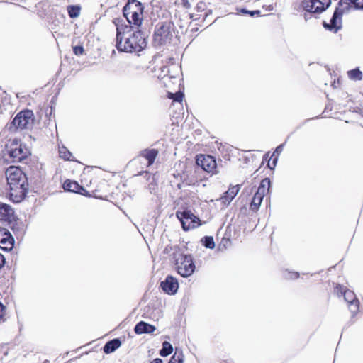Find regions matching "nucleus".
<instances>
[{
  "mask_svg": "<svg viewBox=\"0 0 363 363\" xmlns=\"http://www.w3.org/2000/svg\"><path fill=\"white\" fill-rule=\"evenodd\" d=\"M8 154L13 162H19L27 157L29 151L21 143L12 142L8 149Z\"/></svg>",
  "mask_w": 363,
  "mask_h": 363,
  "instance_id": "7",
  "label": "nucleus"
},
{
  "mask_svg": "<svg viewBox=\"0 0 363 363\" xmlns=\"http://www.w3.org/2000/svg\"><path fill=\"white\" fill-rule=\"evenodd\" d=\"M1 239L2 240L0 244L6 245V247H2V249L9 250L13 248L14 239L8 230H6L5 235Z\"/></svg>",
  "mask_w": 363,
  "mask_h": 363,
  "instance_id": "18",
  "label": "nucleus"
},
{
  "mask_svg": "<svg viewBox=\"0 0 363 363\" xmlns=\"http://www.w3.org/2000/svg\"><path fill=\"white\" fill-rule=\"evenodd\" d=\"M62 188L65 191H68V179H65L62 183Z\"/></svg>",
  "mask_w": 363,
  "mask_h": 363,
  "instance_id": "38",
  "label": "nucleus"
},
{
  "mask_svg": "<svg viewBox=\"0 0 363 363\" xmlns=\"http://www.w3.org/2000/svg\"><path fill=\"white\" fill-rule=\"evenodd\" d=\"M13 214V209L10 205L0 202V220H11Z\"/></svg>",
  "mask_w": 363,
  "mask_h": 363,
  "instance_id": "14",
  "label": "nucleus"
},
{
  "mask_svg": "<svg viewBox=\"0 0 363 363\" xmlns=\"http://www.w3.org/2000/svg\"><path fill=\"white\" fill-rule=\"evenodd\" d=\"M260 11L259 10H257V11H248V14H250L251 16H253L255 14H259Z\"/></svg>",
  "mask_w": 363,
  "mask_h": 363,
  "instance_id": "40",
  "label": "nucleus"
},
{
  "mask_svg": "<svg viewBox=\"0 0 363 363\" xmlns=\"http://www.w3.org/2000/svg\"><path fill=\"white\" fill-rule=\"evenodd\" d=\"M6 232V230L5 228H0V242L2 240L1 238H3V236L5 235Z\"/></svg>",
  "mask_w": 363,
  "mask_h": 363,
  "instance_id": "39",
  "label": "nucleus"
},
{
  "mask_svg": "<svg viewBox=\"0 0 363 363\" xmlns=\"http://www.w3.org/2000/svg\"><path fill=\"white\" fill-rule=\"evenodd\" d=\"M348 306L352 313H356L359 310V301L349 303Z\"/></svg>",
  "mask_w": 363,
  "mask_h": 363,
  "instance_id": "30",
  "label": "nucleus"
},
{
  "mask_svg": "<svg viewBox=\"0 0 363 363\" xmlns=\"http://www.w3.org/2000/svg\"><path fill=\"white\" fill-rule=\"evenodd\" d=\"M173 351L172 345L169 342H164L162 343V348L160 352V354L162 357L169 355Z\"/></svg>",
  "mask_w": 363,
  "mask_h": 363,
  "instance_id": "20",
  "label": "nucleus"
},
{
  "mask_svg": "<svg viewBox=\"0 0 363 363\" xmlns=\"http://www.w3.org/2000/svg\"><path fill=\"white\" fill-rule=\"evenodd\" d=\"M330 4V0H305L303 6L306 11L320 13L325 10Z\"/></svg>",
  "mask_w": 363,
  "mask_h": 363,
  "instance_id": "10",
  "label": "nucleus"
},
{
  "mask_svg": "<svg viewBox=\"0 0 363 363\" xmlns=\"http://www.w3.org/2000/svg\"><path fill=\"white\" fill-rule=\"evenodd\" d=\"M183 96H184V95L181 92H178L174 94H170V98L172 99L174 101H178V102L182 101Z\"/></svg>",
  "mask_w": 363,
  "mask_h": 363,
  "instance_id": "31",
  "label": "nucleus"
},
{
  "mask_svg": "<svg viewBox=\"0 0 363 363\" xmlns=\"http://www.w3.org/2000/svg\"><path fill=\"white\" fill-rule=\"evenodd\" d=\"M6 263V259L2 254L0 253V270L4 267Z\"/></svg>",
  "mask_w": 363,
  "mask_h": 363,
  "instance_id": "36",
  "label": "nucleus"
},
{
  "mask_svg": "<svg viewBox=\"0 0 363 363\" xmlns=\"http://www.w3.org/2000/svg\"><path fill=\"white\" fill-rule=\"evenodd\" d=\"M173 35L169 26L161 24L156 28L154 34V41L157 45H163L170 43Z\"/></svg>",
  "mask_w": 363,
  "mask_h": 363,
  "instance_id": "9",
  "label": "nucleus"
},
{
  "mask_svg": "<svg viewBox=\"0 0 363 363\" xmlns=\"http://www.w3.org/2000/svg\"><path fill=\"white\" fill-rule=\"evenodd\" d=\"M81 7L79 5L69 6V17L76 18L80 14Z\"/></svg>",
  "mask_w": 363,
  "mask_h": 363,
  "instance_id": "24",
  "label": "nucleus"
},
{
  "mask_svg": "<svg viewBox=\"0 0 363 363\" xmlns=\"http://www.w3.org/2000/svg\"><path fill=\"white\" fill-rule=\"evenodd\" d=\"M203 242L204 246L207 248L213 249L215 247V243L213 237H205Z\"/></svg>",
  "mask_w": 363,
  "mask_h": 363,
  "instance_id": "28",
  "label": "nucleus"
},
{
  "mask_svg": "<svg viewBox=\"0 0 363 363\" xmlns=\"http://www.w3.org/2000/svg\"><path fill=\"white\" fill-rule=\"evenodd\" d=\"M174 258L177 272L181 276L188 277L194 272L195 265L190 255H183L177 250L174 252Z\"/></svg>",
  "mask_w": 363,
  "mask_h": 363,
  "instance_id": "4",
  "label": "nucleus"
},
{
  "mask_svg": "<svg viewBox=\"0 0 363 363\" xmlns=\"http://www.w3.org/2000/svg\"><path fill=\"white\" fill-rule=\"evenodd\" d=\"M155 330V327L147 323V327H145V333H152Z\"/></svg>",
  "mask_w": 363,
  "mask_h": 363,
  "instance_id": "34",
  "label": "nucleus"
},
{
  "mask_svg": "<svg viewBox=\"0 0 363 363\" xmlns=\"http://www.w3.org/2000/svg\"><path fill=\"white\" fill-rule=\"evenodd\" d=\"M55 179H60V181L62 180V177L60 175L59 176V173L57 172L56 174H55Z\"/></svg>",
  "mask_w": 363,
  "mask_h": 363,
  "instance_id": "42",
  "label": "nucleus"
},
{
  "mask_svg": "<svg viewBox=\"0 0 363 363\" xmlns=\"http://www.w3.org/2000/svg\"><path fill=\"white\" fill-rule=\"evenodd\" d=\"M353 0H340L338 6L336 8L330 20V29L334 28L337 30L341 26V16L343 13H348L354 9Z\"/></svg>",
  "mask_w": 363,
  "mask_h": 363,
  "instance_id": "6",
  "label": "nucleus"
},
{
  "mask_svg": "<svg viewBox=\"0 0 363 363\" xmlns=\"http://www.w3.org/2000/svg\"><path fill=\"white\" fill-rule=\"evenodd\" d=\"M270 186V180L267 178L262 180L257 192L252 198L250 207L252 210H257L262 203L263 198L269 191Z\"/></svg>",
  "mask_w": 363,
  "mask_h": 363,
  "instance_id": "8",
  "label": "nucleus"
},
{
  "mask_svg": "<svg viewBox=\"0 0 363 363\" xmlns=\"http://www.w3.org/2000/svg\"><path fill=\"white\" fill-rule=\"evenodd\" d=\"M169 363H184V355L182 352H176L171 357Z\"/></svg>",
  "mask_w": 363,
  "mask_h": 363,
  "instance_id": "23",
  "label": "nucleus"
},
{
  "mask_svg": "<svg viewBox=\"0 0 363 363\" xmlns=\"http://www.w3.org/2000/svg\"><path fill=\"white\" fill-rule=\"evenodd\" d=\"M240 191V186H233L228 189L220 198L216 199V201H220L224 206H228L230 203L233 199L238 194Z\"/></svg>",
  "mask_w": 363,
  "mask_h": 363,
  "instance_id": "13",
  "label": "nucleus"
},
{
  "mask_svg": "<svg viewBox=\"0 0 363 363\" xmlns=\"http://www.w3.org/2000/svg\"><path fill=\"white\" fill-rule=\"evenodd\" d=\"M283 148H284V144H281V145H279V146L276 148V150H275V151L274 152V153H273V155H272V156H274L275 154H277V155H279V154H281V152H282V150H283Z\"/></svg>",
  "mask_w": 363,
  "mask_h": 363,
  "instance_id": "35",
  "label": "nucleus"
},
{
  "mask_svg": "<svg viewBox=\"0 0 363 363\" xmlns=\"http://www.w3.org/2000/svg\"><path fill=\"white\" fill-rule=\"evenodd\" d=\"M348 75L350 79L358 80L362 78V72L359 69H353L348 72Z\"/></svg>",
  "mask_w": 363,
  "mask_h": 363,
  "instance_id": "27",
  "label": "nucleus"
},
{
  "mask_svg": "<svg viewBox=\"0 0 363 363\" xmlns=\"http://www.w3.org/2000/svg\"><path fill=\"white\" fill-rule=\"evenodd\" d=\"M56 20L58 23V25H62L63 26H66V17L61 13L56 14L55 16Z\"/></svg>",
  "mask_w": 363,
  "mask_h": 363,
  "instance_id": "29",
  "label": "nucleus"
},
{
  "mask_svg": "<svg viewBox=\"0 0 363 363\" xmlns=\"http://www.w3.org/2000/svg\"><path fill=\"white\" fill-rule=\"evenodd\" d=\"M184 215H186L192 221V229L201 225L199 218L192 213L190 211H184Z\"/></svg>",
  "mask_w": 363,
  "mask_h": 363,
  "instance_id": "21",
  "label": "nucleus"
},
{
  "mask_svg": "<svg viewBox=\"0 0 363 363\" xmlns=\"http://www.w3.org/2000/svg\"><path fill=\"white\" fill-rule=\"evenodd\" d=\"M160 286L163 291L168 294H176L179 288L177 279L172 276H167L165 280L161 282Z\"/></svg>",
  "mask_w": 363,
  "mask_h": 363,
  "instance_id": "12",
  "label": "nucleus"
},
{
  "mask_svg": "<svg viewBox=\"0 0 363 363\" xmlns=\"http://www.w3.org/2000/svg\"><path fill=\"white\" fill-rule=\"evenodd\" d=\"M69 191L78 193L82 195H86L87 191L82 187L80 186L77 182H71L69 180Z\"/></svg>",
  "mask_w": 363,
  "mask_h": 363,
  "instance_id": "19",
  "label": "nucleus"
},
{
  "mask_svg": "<svg viewBox=\"0 0 363 363\" xmlns=\"http://www.w3.org/2000/svg\"><path fill=\"white\" fill-rule=\"evenodd\" d=\"M121 345V342L118 339H113L108 341L104 347V351L106 354H110L117 350Z\"/></svg>",
  "mask_w": 363,
  "mask_h": 363,
  "instance_id": "17",
  "label": "nucleus"
},
{
  "mask_svg": "<svg viewBox=\"0 0 363 363\" xmlns=\"http://www.w3.org/2000/svg\"><path fill=\"white\" fill-rule=\"evenodd\" d=\"M144 6L137 0H128L123 8V15L129 25H133L135 30H139L143 21Z\"/></svg>",
  "mask_w": 363,
  "mask_h": 363,
  "instance_id": "3",
  "label": "nucleus"
},
{
  "mask_svg": "<svg viewBox=\"0 0 363 363\" xmlns=\"http://www.w3.org/2000/svg\"><path fill=\"white\" fill-rule=\"evenodd\" d=\"M145 327H147V323L140 321L135 327V332L137 334H143L145 332Z\"/></svg>",
  "mask_w": 363,
  "mask_h": 363,
  "instance_id": "26",
  "label": "nucleus"
},
{
  "mask_svg": "<svg viewBox=\"0 0 363 363\" xmlns=\"http://www.w3.org/2000/svg\"><path fill=\"white\" fill-rule=\"evenodd\" d=\"M241 12H242V13H248V11H247V10H246V9H242L241 10Z\"/></svg>",
  "mask_w": 363,
  "mask_h": 363,
  "instance_id": "43",
  "label": "nucleus"
},
{
  "mask_svg": "<svg viewBox=\"0 0 363 363\" xmlns=\"http://www.w3.org/2000/svg\"><path fill=\"white\" fill-rule=\"evenodd\" d=\"M196 164L209 173H216V162L213 157L201 155L196 158Z\"/></svg>",
  "mask_w": 363,
  "mask_h": 363,
  "instance_id": "11",
  "label": "nucleus"
},
{
  "mask_svg": "<svg viewBox=\"0 0 363 363\" xmlns=\"http://www.w3.org/2000/svg\"><path fill=\"white\" fill-rule=\"evenodd\" d=\"M344 298L345 301L349 303L358 301L356 298L354 293L350 290H346L344 291Z\"/></svg>",
  "mask_w": 363,
  "mask_h": 363,
  "instance_id": "22",
  "label": "nucleus"
},
{
  "mask_svg": "<svg viewBox=\"0 0 363 363\" xmlns=\"http://www.w3.org/2000/svg\"><path fill=\"white\" fill-rule=\"evenodd\" d=\"M73 50L76 55H80L84 52V48L82 46H74Z\"/></svg>",
  "mask_w": 363,
  "mask_h": 363,
  "instance_id": "33",
  "label": "nucleus"
},
{
  "mask_svg": "<svg viewBox=\"0 0 363 363\" xmlns=\"http://www.w3.org/2000/svg\"><path fill=\"white\" fill-rule=\"evenodd\" d=\"M176 216L177 218L181 221L182 228L184 230H189L192 229V221L186 215H184V211L177 212Z\"/></svg>",
  "mask_w": 363,
  "mask_h": 363,
  "instance_id": "15",
  "label": "nucleus"
},
{
  "mask_svg": "<svg viewBox=\"0 0 363 363\" xmlns=\"http://www.w3.org/2000/svg\"><path fill=\"white\" fill-rule=\"evenodd\" d=\"M35 116L33 111L24 109L18 112L12 120L9 129L11 130L31 129L34 124Z\"/></svg>",
  "mask_w": 363,
  "mask_h": 363,
  "instance_id": "5",
  "label": "nucleus"
},
{
  "mask_svg": "<svg viewBox=\"0 0 363 363\" xmlns=\"http://www.w3.org/2000/svg\"><path fill=\"white\" fill-rule=\"evenodd\" d=\"M157 154L158 152L156 150L152 149L145 150L141 152L140 155L147 160V165L150 166L153 164Z\"/></svg>",
  "mask_w": 363,
  "mask_h": 363,
  "instance_id": "16",
  "label": "nucleus"
},
{
  "mask_svg": "<svg viewBox=\"0 0 363 363\" xmlns=\"http://www.w3.org/2000/svg\"><path fill=\"white\" fill-rule=\"evenodd\" d=\"M354 9L363 10V0H353Z\"/></svg>",
  "mask_w": 363,
  "mask_h": 363,
  "instance_id": "32",
  "label": "nucleus"
},
{
  "mask_svg": "<svg viewBox=\"0 0 363 363\" xmlns=\"http://www.w3.org/2000/svg\"><path fill=\"white\" fill-rule=\"evenodd\" d=\"M152 363H163V362L161 359L157 358Z\"/></svg>",
  "mask_w": 363,
  "mask_h": 363,
  "instance_id": "41",
  "label": "nucleus"
},
{
  "mask_svg": "<svg viewBox=\"0 0 363 363\" xmlns=\"http://www.w3.org/2000/svg\"><path fill=\"white\" fill-rule=\"evenodd\" d=\"M277 161V157H275V158L273 160V162H272V164L270 163V162H268V167H269L270 169H273V168H274V167L276 166Z\"/></svg>",
  "mask_w": 363,
  "mask_h": 363,
  "instance_id": "37",
  "label": "nucleus"
},
{
  "mask_svg": "<svg viewBox=\"0 0 363 363\" xmlns=\"http://www.w3.org/2000/svg\"><path fill=\"white\" fill-rule=\"evenodd\" d=\"M59 145V156L60 157L64 159L65 161L68 160V150L65 145L60 146Z\"/></svg>",
  "mask_w": 363,
  "mask_h": 363,
  "instance_id": "25",
  "label": "nucleus"
},
{
  "mask_svg": "<svg viewBox=\"0 0 363 363\" xmlns=\"http://www.w3.org/2000/svg\"><path fill=\"white\" fill-rule=\"evenodd\" d=\"M56 40H57V45H59V43H60V38H59V37H58V36L56 38Z\"/></svg>",
  "mask_w": 363,
  "mask_h": 363,
  "instance_id": "44",
  "label": "nucleus"
},
{
  "mask_svg": "<svg viewBox=\"0 0 363 363\" xmlns=\"http://www.w3.org/2000/svg\"><path fill=\"white\" fill-rule=\"evenodd\" d=\"M6 175L12 191L11 194H16L21 199H23L28 194V186L26 175L20 169L14 167L9 168Z\"/></svg>",
  "mask_w": 363,
  "mask_h": 363,
  "instance_id": "2",
  "label": "nucleus"
},
{
  "mask_svg": "<svg viewBox=\"0 0 363 363\" xmlns=\"http://www.w3.org/2000/svg\"><path fill=\"white\" fill-rule=\"evenodd\" d=\"M294 277H298V275H297V274H296V273H294Z\"/></svg>",
  "mask_w": 363,
  "mask_h": 363,
  "instance_id": "45",
  "label": "nucleus"
},
{
  "mask_svg": "<svg viewBox=\"0 0 363 363\" xmlns=\"http://www.w3.org/2000/svg\"><path fill=\"white\" fill-rule=\"evenodd\" d=\"M116 48L119 51L139 52L146 46V41L140 30L126 24L117 25Z\"/></svg>",
  "mask_w": 363,
  "mask_h": 363,
  "instance_id": "1",
  "label": "nucleus"
}]
</instances>
